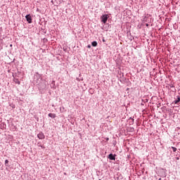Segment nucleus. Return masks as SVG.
<instances>
[{"label": "nucleus", "mask_w": 180, "mask_h": 180, "mask_svg": "<svg viewBox=\"0 0 180 180\" xmlns=\"http://www.w3.org/2000/svg\"><path fill=\"white\" fill-rule=\"evenodd\" d=\"M2 122V118L0 117V122Z\"/></svg>", "instance_id": "obj_29"}, {"label": "nucleus", "mask_w": 180, "mask_h": 180, "mask_svg": "<svg viewBox=\"0 0 180 180\" xmlns=\"http://www.w3.org/2000/svg\"><path fill=\"white\" fill-rule=\"evenodd\" d=\"M142 102H143L144 103H147L148 102V98H142Z\"/></svg>", "instance_id": "obj_14"}, {"label": "nucleus", "mask_w": 180, "mask_h": 180, "mask_svg": "<svg viewBox=\"0 0 180 180\" xmlns=\"http://www.w3.org/2000/svg\"><path fill=\"white\" fill-rule=\"evenodd\" d=\"M148 18H151V15H150V14H144L142 16V20L143 22H148Z\"/></svg>", "instance_id": "obj_6"}, {"label": "nucleus", "mask_w": 180, "mask_h": 180, "mask_svg": "<svg viewBox=\"0 0 180 180\" xmlns=\"http://www.w3.org/2000/svg\"><path fill=\"white\" fill-rule=\"evenodd\" d=\"M91 46L93 47H96L98 46V42L96 41H94L93 42H91Z\"/></svg>", "instance_id": "obj_11"}, {"label": "nucleus", "mask_w": 180, "mask_h": 180, "mask_svg": "<svg viewBox=\"0 0 180 180\" xmlns=\"http://www.w3.org/2000/svg\"><path fill=\"white\" fill-rule=\"evenodd\" d=\"M9 163V160H5V165H6V167H8V164Z\"/></svg>", "instance_id": "obj_17"}, {"label": "nucleus", "mask_w": 180, "mask_h": 180, "mask_svg": "<svg viewBox=\"0 0 180 180\" xmlns=\"http://www.w3.org/2000/svg\"><path fill=\"white\" fill-rule=\"evenodd\" d=\"M13 82H15V84H18V85H20V81H19V79H16V77H15V75H13Z\"/></svg>", "instance_id": "obj_9"}, {"label": "nucleus", "mask_w": 180, "mask_h": 180, "mask_svg": "<svg viewBox=\"0 0 180 180\" xmlns=\"http://www.w3.org/2000/svg\"><path fill=\"white\" fill-rule=\"evenodd\" d=\"M54 82H56L55 81H52L51 84H54Z\"/></svg>", "instance_id": "obj_28"}, {"label": "nucleus", "mask_w": 180, "mask_h": 180, "mask_svg": "<svg viewBox=\"0 0 180 180\" xmlns=\"http://www.w3.org/2000/svg\"><path fill=\"white\" fill-rule=\"evenodd\" d=\"M148 26H150V25H148V24H146V27H148Z\"/></svg>", "instance_id": "obj_27"}, {"label": "nucleus", "mask_w": 180, "mask_h": 180, "mask_svg": "<svg viewBox=\"0 0 180 180\" xmlns=\"http://www.w3.org/2000/svg\"><path fill=\"white\" fill-rule=\"evenodd\" d=\"M108 19H109V15L108 14H103L101 17V22H103L104 25H106V22H108Z\"/></svg>", "instance_id": "obj_2"}, {"label": "nucleus", "mask_w": 180, "mask_h": 180, "mask_svg": "<svg viewBox=\"0 0 180 180\" xmlns=\"http://www.w3.org/2000/svg\"><path fill=\"white\" fill-rule=\"evenodd\" d=\"M39 11H40V9L37 8V12H39Z\"/></svg>", "instance_id": "obj_23"}, {"label": "nucleus", "mask_w": 180, "mask_h": 180, "mask_svg": "<svg viewBox=\"0 0 180 180\" xmlns=\"http://www.w3.org/2000/svg\"><path fill=\"white\" fill-rule=\"evenodd\" d=\"M37 85H38L39 89H46V81L44 79L37 81Z\"/></svg>", "instance_id": "obj_1"}, {"label": "nucleus", "mask_w": 180, "mask_h": 180, "mask_svg": "<svg viewBox=\"0 0 180 180\" xmlns=\"http://www.w3.org/2000/svg\"><path fill=\"white\" fill-rule=\"evenodd\" d=\"M1 32H2V28H0V36H1V34H2V33H1Z\"/></svg>", "instance_id": "obj_20"}, {"label": "nucleus", "mask_w": 180, "mask_h": 180, "mask_svg": "<svg viewBox=\"0 0 180 180\" xmlns=\"http://www.w3.org/2000/svg\"><path fill=\"white\" fill-rule=\"evenodd\" d=\"M103 43H105V38H103Z\"/></svg>", "instance_id": "obj_25"}, {"label": "nucleus", "mask_w": 180, "mask_h": 180, "mask_svg": "<svg viewBox=\"0 0 180 180\" xmlns=\"http://www.w3.org/2000/svg\"><path fill=\"white\" fill-rule=\"evenodd\" d=\"M159 180H161V178H160V179H159Z\"/></svg>", "instance_id": "obj_30"}, {"label": "nucleus", "mask_w": 180, "mask_h": 180, "mask_svg": "<svg viewBox=\"0 0 180 180\" xmlns=\"http://www.w3.org/2000/svg\"><path fill=\"white\" fill-rule=\"evenodd\" d=\"M48 116H49V117H51V119H56V115L54 113H49L48 115Z\"/></svg>", "instance_id": "obj_10"}, {"label": "nucleus", "mask_w": 180, "mask_h": 180, "mask_svg": "<svg viewBox=\"0 0 180 180\" xmlns=\"http://www.w3.org/2000/svg\"><path fill=\"white\" fill-rule=\"evenodd\" d=\"M105 140H106V141H108L109 138H106Z\"/></svg>", "instance_id": "obj_26"}, {"label": "nucleus", "mask_w": 180, "mask_h": 180, "mask_svg": "<svg viewBox=\"0 0 180 180\" xmlns=\"http://www.w3.org/2000/svg\"><path fill=\"white\" fill-rule=\"evenodd\" d=\"M37 137L39 140H44V139H46V136L41 131L37 134Z\"/></svg>", "instance_id": "obj_7"}, {"label": "nucleus", "mask_w": 180, "mask_h": 180, "mask_svg": "<svg viewBox=\"0 0 180 180\" xmlns=\"http://www.w3.org/2000/svg\"><path fill=\"white\" fill-rule=\"evenodd\" d=\"M87 48H88V49H91V45H88V46H87Z\"/></svg>", "instance_id": "obj_21"}, {"label": "nucleus", "mask_w": 180, "mask_h": 180, "mask_svg": "<svg viewBox=\"0 0 180 180\" xmlns=\"http://www.w3.org/2000/svg\"><path fill=\"white\" fill-rule=\"evenodd\" d=\"M107 158L111 161H116V154L110 153Z\"/></svg>", "instance_id": "obj_4"}, {"label": "nucleus", "mask_w": 180, "mask_h": 180, "mask_svg": "<svg viewBox=\"0 0 180 180\" xmlns=\"http://www.w3.org/2000/svg\"><path fill=\"white\" fill-rule=\"evenodd\" d=\"M131 120V121H129V124L131 125V124H134V119L130 117L129 118Z\"/></svg>", "instance_id": "obj_13"}, {"label": "nucleus", "mask_w": 180, "mask_h": 180, "mask_svg": "<svg viewBox=\"0 0 180 180\" xmlns=\"http://www.w3.org/2000/svg\"><path fill=\"white\" fill-rule=\"evenodd\" d=\"M10 106H11V108H12L13 109H15V104H13V103L10 104Z\"/></svg>", "instance_id": "obj_18"}, {"label": "nucleus", "mask_w": 180, "mask_h": 180, "mask_svg": "<svg viewBox=\"0 0 180 180\" xmlns=\"http://www.w3.org/2000/svg\"><path fill=\"white\" fill-rule=\"evenodd\" d=\"M34 79H37V81H43V77L42 75H40L39 72H36L34 75Z\"/></svg>", "instance_id": "obj_3"}, {"label": "nucleus", "mask_w": 180, "mask_h": 180, "mask_svg": "<svg viewBox=\"0 0 180 180\" xmlns=\"http://www.w3.org/2000/svg\"><path fill=\"white\" fill-rule=\"evenodd\" d=\"M25 19L27 22V23H32V15L30 14H27L25 15Z\"/></svg>", "instance_id": "obj_8"}, {"label": "nucleus", "mask_w": 180, "mask_h": 180, "mask_svg": "<svg viewBox=\"0 0 180 180\" xmlns=\"http://www.w3.org/2000/svg\"><path fill=\"white\" fill-rule=\"evenodd\" d=\"M134 130V128H131V131H133Z\"/></svg>", "instance_id": "obj_24"}, {"label": "nucleus", "mask_w": 180, "mask_h": 180, "mask_svg": "<svg viewBox=\"0 0 180 180\" xmlns=\"http://www.w3.org/2000/svg\"><path fill=\"white\" fill-rule=\"evenodd\" d=\"M180 103V96H176L174 97V101L172 102V105H179Z\"/></svg>", "instance_id": "obj_5"}, {"label": "nucleus", "mask_w": 180, "mask_h": 180, "mask_svg": "<svg viewBox=\"0 0 180 180\" xmlns=\"http://www.w3.org/2000/svg\"><path fill=\"white\" fill-rule=\"evenodd\" d=\"M37 146L38 147H41L42 148H46L44 145H41V142H38L37 143Z\"/></svg>", "instance_id": "obj_12"}, {"label": "nucleus", "mask_w": 180, "mask_h": 180, "mask_svg": "<svg viewBox=\"0 0 180 180\" xmlns=\"http://www.w3.org/2000/svg\"><path fill=\"white\" fill-rule=\"evenodd\" d=\"M169 86H170V88H174V84H169Z\"/></svg>", "instance_id": "obj_19"}, {"label": "nucleus", "mask_w": 180, "mask_h": 180, "mask_svg": "<svg viewBox=\"0 0 180 180\" xmlns=\"http://www.w3.org/2000/svg\"><path fill=\"white\" fill-rule=\"evenodd\" d=\"M6 127V124H5V123H1V129H2L3 127Z\"/></svg>", "instance_id": "obj_16"}, {"label": "nucleus", "mask_w": 180, "mask_h": 180, "mask_svg": "<svg viewBox=\"0 0 180 180\" xmlns=\"http://www.w3.org/2000/svg\"><path fill=\"white\" fill-rule=\"evenodd\" d=\"M141 106H144V103L143 102L141 103Z\"/></svg>", "instance_id": "obj_22"}, {"label": "nucleus", "mask_w": 180, "mask_h": 180, "mask_svg": "<svg viewBox=\"0 0 180 180\" xmlns=\"http://www.w3.org/2000/svg\"><path fill=\"white\" fill-rule=\"evenodd\" d=\"M172 149L173 150L174 153H176V150H177L176 148L172 146Z\"/></svg>", "instance_id": "obj_15"}, {"label": "nucleus", "mask_w": 180, "mask_h": 180, "mask_svg": "<svg viewBox=\"0 0 180 180\" xmlns=\"http://www.w3.org/2000/svg\"><path fill=\"white\" fill-rule=\"evenodd\" d=\"M13 61H15V59H13Z\"/></svg>", "instance_id": "obj_31"}]
</instances>
